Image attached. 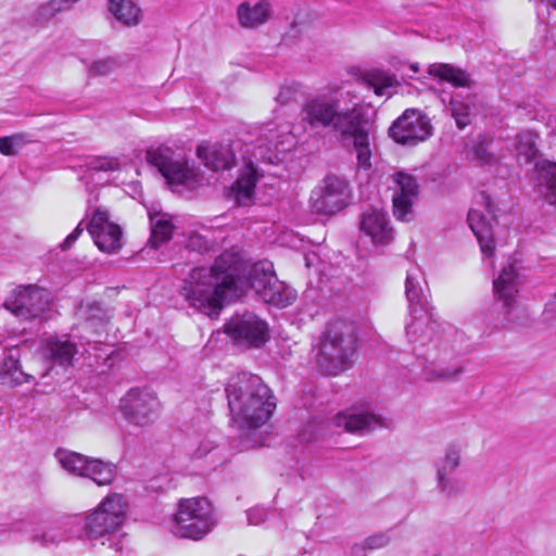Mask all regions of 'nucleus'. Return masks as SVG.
Listing matches in <instances>:
<instances>
[{
	"label": "nucleus",
	"instance_id": "16",
	"mask_svg": "<svg viewBox=\"0 0 556 556\" xmlns=\"http://www.w3.org/2000/svg\"><path fill=\"white\" fill-rule=\"evenodd\" d=\"M462 464V447L458 443H450L444 455L434 463L437 470V489L447 497L462 492L460 482L453 473Z\"/></svg>",
	"mask_w": 556,
	"mask_h": 556
},
{
	"label": "nucleus",
	"instance_id": "8",
	"mask_svg": "<svg viewBox=\"0 0 556 556\" xmlns=\"http://www.w3.org/2000/svg\"><path fill=\"white\" fill-rule=\"evenodd\" d=\"M350 181L337 175H327L316 186L309 197V207L314 214L331 216L344 210L351 202Z\"/></svg>",
	"mask_w": 556,
	"mask_h": 556
},
{
	"label": "nucleus",
	"instance_id": "38",
	"mask_svg": "<svg viewBox=\"0 0 556 556\" xmlns=\"http://www.w3.org/2000/svg\"><path fill=\"white\" fill-rule=\"evenodd\" d=\"M29 139L24 134L0 137V153L5 156L16 155Z\"/></svg>",
	"mask_w": 556,
	"mask_h": 556
},
{
	"label": "nucleus",
	"instance_id": "40",
	"mask_svg": "<svg viewBox=\"0 0 556 556\" xmlns=\"http://www.w3.org/2000/svg\"><path fill=\"white\" fill-rule=\"evenodd\" d=\"M516 150L522 155L526 162L531 161L536 153L535 141L532 134H520L516 138Z\"/></svg>",
	"mask_w": 556,
	"mask_h": 556
},
{
	"label": "nucleus",
	"instance_id": "34",
	"mask_svg": "<svg viewBox=\"0 0 556 556\" xmlns=\"http://www.w3.org/2000/svg\"><path fill=\"white\" fill-rule=\"evenodd\" d=\"M63 531L68 540H89V532L87 529V517L86 515L72 516L62 522Z\"/></svg>",
	"mask_w": 556,
	"mask_h": 556
},
{
	"label": "nucleus",
	"instance_id": "19",
	"mask_svg": "<svg viewBox=\"0 0 556 556\" xmlns=\"http://www.w3.org/2000/svg\"><path fill=\"white\" fill-rule=\"evenodd\" d=\"M359 229L368 236L372 243H389L395 240L388 214L376 207H368L361 215Z\"/></svg>",
	"mask_w": 556,
	"mask_h": 556
},
{
	"label": "nucleus",
	"instance_id": "13",
	"mask_svg": "<svg viewBox=\"0 0 556 556\" xmlns=\"http://www.w3.org/2000/svg\"><path fill=\"white\" fill-rule=\"evenodd\" d=\"M126 508L119 495H111L87 517L89 541L98 540L117 531L124 523Z\"/></svg>",
	"mask_w": 556,
	"mask_h": 556
},
{
	"label": "nucleus",
	"instance_id": "10",
	"mask_svg": "<svg viewBox=\"0 0 556 556\" xmlns=\"http://www.w3.org/2000/svg\"><path fill=\"white\" fill-rule=\"evenodd\" d=\"M430 118L418 109H406L389 127V137L403 147H415L432 136Z\"/></svg>",
	"mask_w": 556,
	"mask_h": 556
},
{
	"label": "nucleus",
	"instance_id": "25",
	"mask_svg": "<svg viewBox=\"0 0 556 556\" xmlns=\"http://www.w3.org/2000/svg\"><path fill=\"white\" fill-rule=\"evenodd\" d=\"M256 187V168L250 162L230 189V195L237 204L248 205L254 198Z\"/></svg>",
	"mask_w": 556,
	"mask_h": 556
},
{
	"label": "nucleus",
	"instance_id": "17",
	"mask_svg": "<svg viewBox=\"0 0 556 556\" xmlns=\"http://www.w3.org/2000/svg\"><path fill=\"white\" fill-rule=\"evenodd\" d=\"M394 181L397 190L393 193V215L399 220H409L414 214L413 204L418 198L419 185L415 176L404 172H397Z\"/></svg>",
	"mask_w": 556,
	"mask_h": 556
},
{
	"label": "nucleus",
	"instance_id": "46",
	"mask_svg": "<svg viewBox=\"0 0 556 556\" xmlns=\"http://www.w3.org/2000/svg\"><path fill=\"white\" fill-rule=\"evenodd\" d=\"M541 320L546 327H551L556 321V295L554 300L546 303Z\"/></svg>",
	"mask_w": 556,
	"mask_h": 556
},
{
	"label": "nucleus",
	"instance_id": "39",
	"mask_svg": "<svg viewBox=\"0 0 556 556\" xmlns=\"http://www.w3.org/2000/svg\"><path fill=\"white\" fill-rule=\"evenodd\" d=\"M368 85L374 89L377 96H386L388 94V89L397 86L399 83L394 76L375 74L368 78Z\"/></svg>",
	"mask_w": 556,
	"mask_h": 556
},
{
	"label": "nucleus",
	"instance_id": "35",
	"mask_svg": "<svg viewBox=\"0 0 556 556\" xmlns=\"http://www.w3.org/2000/svg\"><path fill=\"white\" fill-rule=\"evenodd\" d=\"M450 110L459 129H464L470 124V104L459 99V94L451 98Z\"/></svg>",
	"mask_w": 556,
	"mask_h": 556
},
{
	"label": "nucleus",
	"instance_id": "22",
	"mask_svg": "<svg viewBox=\"0 0 556 556\" xmlns=\"http://www.w3.org/2000/svg\"><path fill=\"white\" fill-rule=\"evenodd\" d=\"M197 155L212 170L230 169L236 164V155L231 146L222 143H201Z\"/></svg>",
	"mask_w": 556,
	"mask_h": 556
},
{
	"label": "nucleus",
	"instance_id": "42",
	"mask_svg": "<svg viewBox=\"0 0 556 556\" xmlns=\"http://www.w3.org/2000/svg\"><path fill=\"white\" fill-rule=\"evenodd\" d=\"M87 167L97 172H115L119 168V161L109 156L92 157L87 162Z\"/></svg>",
	"mask_w": 556,
	"mask_h": 556
},
{
	"label": "nucleus",
	"instance_id": "33",
	"mask_svg": "<svg viewBox=\"0 0 556 556\" xmlns=\"http://www.w3.org/2000/svg\"><path fill=\"white\" fill-rule=\"evenodd\" d=\"M151 237L147 243H164L172 239L176 227L165 215L150 217Z\"/></svg>",
	"mask_w": 556,
	"mask_h": 556
},
{
	"label": "nucleus",
	"instance_id": "20",
	"mask_svg": "<svg viewBox=\"0 0 556 556\" xmlns=\"http://www.w3.org/2000/svg\"><path fill=\"white\" fill-rule=\"evenodd\" d=\"M93 243H121L123 228L111 220L110 213L102 208L94 210L86 226Z\"/></svg>",
	"mask_w": 556,
	"mask_h": 556
},
{
	"label": "nucleus",
	"instance_id": "2",
	"mask_svg": "<svg viewBox=\"0 0 556 556\" xmlns=\"http://www.w3.org/2000/svg\"><path fill=\"white\" fill-rule=\"evenodd\" d=\"M350 91L338 85H329L305 99L300 116L312 129L330 134L342 147L351 146L356 152L359 168L371 167L369 126L366 112L353 102Z\"/></svg>",
	"mask_w": 556,
	"mask_h": 556
},
{
	"label": "nucleus",
	"instance_id": "41",
	"mask_svg": "<svg viewBox=\"0 0 556 556\" xmlns=\"http://www.w3.org/2000/svg\"><path fill=\"white\" fill-rule=\"evenodd\" d=\"M118 66V61L114 56L99 59L93 61L88 71L92 76H106L110 75Z\"/></svg>",
	"mask_w": 556,
	"mask_h": 556
},
{
	"label": "nucleus",
	"instance_id": "50",
	"mask_svg": "<svg viewBox=\"0 0 556 556\" xmlns=\"http://www.w3.org/2000/svg\"><path fill=\"white\" fill-rule=\"evenodd\" d=\"M366 549H367V547H366L365 543L355 544L351 548V556H366V554H365Z\"/></svg>",
	"mask_w": 556,
	"mask_h": 556
},
{
	"label": "nucleus",
	"instance_id": "18",
	"mask_svg": "<svg viewBox=\"0 0 556 556\" xmlns=\"http://www.w3.org/2000/svg\"><path fill=\"white\" fill-rule=\"evenodd\" d=\"M480 197L483 201L485 212H480L476 208L470 210L468 212L467 222L478 243H494V228L497 225V219L494 214L493 203L490 195L485 192H482Z\"/></svg>",
	"mask_w": 556,
	"mask_h": 556
},
{
	"label": "nucleus",
	"instance_id": "36",
	"mask_svg": "<svg viewBox=\"0 0 556 556\" xmlns=\"http://www.w3.org/2000/svg\"><path fill=\"white\" fill-rule=\"evenodd\" d=\"M30 540L34 543H38L45 547H48L50 545L60 544L61 542H66L67 538L65 535V532L63 531L62 523H60L56 527L49 528L48 530L43 531L40 534H33Z\"/></svg>",
	"mask_w": 556,
	"mask_h": 556
},
{
	"label": "nucleus",
	"instance_id": "52",
	"mask_svg": "<svg viewBox=\"0 0 556 556\" xmlns=\"http://www.w3.org/2000/svg\"><path fill=\"white\" fill-rule=\"evenodd\" d=\"M99 250L106 254H116L123 245H97Z\"/></svg>",
	"mask_w": 556,
	"mask_h": 556
},
{
	"label": "nucleus",
	"instance_id": "23",
	"mask_svg": "<svg viewBox=\"0 0 556 556\" xmlns=\"http://www.w3.org/2000/svg\"><path fill=\"white\" fill-rule=\"evenodd\" d=\"M42 353L51 366L67 367L78 353V348L68 336H54L46 339Z\"/></svg>",
	"mask_w": 556,
	"mask_h": 556
},
{
	"label": "nucleus",
	"instance_id": "49",
	"mask_svg": "<svg viewBox=\"0 0 556 556\" xmlns=\"http://www.w3.org/2000/svg\"><path fill=\"white\" fill-rule=\"evenodd\" d=\"M84 231V227H83V222H80L76 228L65 237V239L63 240L62 243H66V244H70V243H74L79 235Z\"/></svg>",
	"mask_w": 556,
	"mask_h": 556
},
{
	"label": "nucleus",
	"instance_id": "54",
	"mask_svg": "<svg viewBox=\"0 0 556 556\" xmlns=\"http://www.w3.org/2000/svg\"><path fill=\"white\" fill-rule=\"evenodd\" d=\"M409 67H410L412 72H413L414 74L418 73V71H419V66H418V64H417V63H413V64H410V65H409Z\"/></svg>",
	"mask_w": 556,
	"mask_h": 556
},
{
	"label": "nucleus",
	"instance_id": "32",
	"mask_svg": "<svg viewBox=\"0 0 556 556\" xmlns=\"http://www.w3.org/2000/svg\"><path fill=\"white\" fill-rule=\"evenodd\" d=\"M495 141L484 135H479L470 149L471 160L481 166H492L498 161L494 149Z\"/></svg>",
	"mask_w": 556,
	"mask_h": 556
},
{
	"label": "nucleus",
	"instance_id": "51",
	"mask_svg": "<svg viewBox=\"0 0 556 556\" xmlns=\"http://www.w3.org/2000/svg\"><path fill=\"white\" fill-rule=\"evenodd\" d=\"M496 245H490V244H486V245H480V250H481V253L484 257H488V258H491L494 256L495 254V251H496Z\"/></svg>",
	"mask_w": 556,
	"mask_h": 556
},
{
	"label": "nucleus",
	"instance_id": "47",
	"mask_svg": "<svg viewBox=\"0 0 556 556\" xmlns=\"http://www.w3.org/2000/svg\"><path fill=\"white\" fill-rule=\"evenodd\" d=\"M204 232H200L198 230H190L188 232V242L187 243H213V241L208 238L210 230L203 229Z\"/></svg>",
	"mask_w": 556,
	"mask_h": 556
},
{
	"label": "nucleus",
	"instance_id": "44",
	"mask_svg": "<svg viewBox=\"0 0 556 556\" xmlns=\"http://www.w3.org/2000/svg\"><path fill=\"white\" fill-rule=\"evenodd\" d=\"M390 536L387 532L377 533L374 535L368 536L364 543L367 547V549H377L384 547L389 544Z\"/></svg>",
	"mask_w": 556,
	"mask_h": 556
},
{
	"label": "nucleus",
	"instance_id": "58",
	"mask_svg": "<svg viewBox=\"0 0 556 556\" xmlns=\"http://www.w3.org/2000/svg\"><path fill=\"white\" fill-rule=\"evenodd\" d=\"M62 248H70L71 245L70 244H66V245H61Z\"/></svg>",
	"mask_w": 556,
	"mask_h": 556
},
{
	"label": "nucleus",
	"instance_id": "28",
	"mask_svg": "<svg viewBox=\"0 0 556 556\" xmlns=\"http://www.w3.org/2000/svg\"><path fill=\"white\" fill-rule=\"evenodd\" d=\"M465 370L464 363L454 358L452 363H446L444 357H440L433 365L425 370L427 381H456Z\"/></svg>",
	"mask_w": 556,
	"mask_h": 556
},
{
	"label": "nucleus",
	"instance_id": "31",
	"mask_svg": "<svg viewBox=\"0 0 556 556\" xmlns=\"http://www.w3.org/2000/svg\"><path fill=\"white\" fill-rule=\"evenodd\" d=\"M428 72L431 76L447 81L454 87H469L471 84L468 73L447 63L431 64Z\"/></svg>",
	"mask_w": 556,
	"mask_h": 556
},
{
	"label": "nucleus",
	"instance_id": "12",
	"mask_svg": "<svg viewBox=\"0 0 556 556\" xmlns=\"http://www.w3.org/2000/svg\"><path fill=\"white\" fill-rule=\"evenodd\" d=\"M51 302L50 293L38 286H20L7 298L4 307L22 320L43 318Z\"/></svg>",
	"mask_w": 556,
	"mask_h": 556
},
{
	"label": "nucleus",
	"instance_id": "6",
	"mask_svg": "<svg viewBox=\"0 0 556 556\" xmlns=\"http://www.w3.org/2000/svg\"><path fill=\"white\" fill-rule=\"evenodd\" d=\"M213 527L212 506L205 497L181 500L174 516L173 533L177 536L200 540Z\"/></svg>",
	"mask_w": 556,
	"mask_h": 556
},
{
	"label": "nucleus",
	"instance_id": "57",
	"mask_svg": "<svg viewBox=\"0 0 556 556\" xmlns=\"http://www.w3.org/2000/svg\"><path fill=\"white\" fill-rule=\"evenodd\" d=\"M554 8H556V0H551Z\"/></svg>",
	"mask_w": 556,
	"mask_h": 556
},
{
	"label": "nucleus",
	"instance_id": "37",
	"mask_svg": "<svg viewBox=\"0 0 556 556\" xmlns=\"http://www.w3.org/2000/svg\"><path fill=\"white\" fill-rule=\"evenodd\" d=\"M80 314L88 327H103L106 323V314L98 302L87 304L86 306L81 305Z\"/></svg>",
	"mask_w": 556,
	"mask_h": 556
},
{
	"label": "nucleus",
	"instance_id": "21",
	"mask_svg": "<svg viewBox=\"0 0 556 556\" xmlns=\"http://www.w3.org/2000/svg\"><path fill=\"white\" fill-rule=\"evenodd\" d=\"M428 293V283L419 270H408L405 279V296L409 311L415 313L433 311Z\"/></svg>",
	"mask_w": 556,
	"mask_h": 556
},
{
	"label": "nucleus",
	"instance_id": "9",
	"mask_svg": "<svg viewBox=\"0 0 556 556\" xmlns=\"http://www.w3.org/2000/svg\"><path fill=\"white\" fill-rule=\"evenodd\" d=\"M55 456L66 471L74 476L89 478L98 485H109L116 477V466L112 463L65 450H58Z\"/></svg>",
	"mask_w": 556,
	"mask_h": 556
},
{
	"label": "nucleus",
	"instance_id": "14",
	"mask_svg": "<svg viewBox=\"0 0 556 556\" xmlns=\"http://www.w3.org/2000/svg\"><path fill=\"white\" fill-rule=\"evenodd\" d=\"M161 404L156 395L140 388L130 389L121 400V412L125 420L138 427L154 422L160 415Z\"/></svg>",
	"mask_w": 556,
	"mask_h": 556
},
{
	"label": "nucleus",
	"instance_id": "56",
	"mask_svg": "<svg viewBox=\"0 0 556 556\" xmlns=\"http://www.w3.org/2000/svg\"><path fill=\"white\" fill-rule=\"evenodd\" d=\"M305 260H306V266L309 267L311 266V260L308 258V256H306Z\"/></svg>",
	"mask_w": 556,
	"mask_h": 556
},
{
	"label": "nucleus",
	"instance_id": "55",
	"mask_svg": "<svg viewBox=\"0 0 556 556\" xmlns=\"http://www.w3.org/2000/svg\"><path fill=\"white\" fill-rule=\"evenodd\" d=\"M157 247H159V245H156V244L149 245V248H150L151 250H153V251H155V250L157 249Z\"/></svg>",
	"mask_w": 556,
	"mask_h": 556
},
{
	"label": "nucleus",
	"instance_id": "3",
	"mask_svg": "<svg viewBox=\"0 0 556 556\" xmlns=\"http://www.w3.org/2000/svg\"><path fill=\"white\" fill-rule=\"evenodd\" d=\"M232 418L249 428L266 424L276 408L270 389L257 375L242 371L229 378L225 388Z\"/></svg>",
	"mask_w": 556,
	"mask_h": 556
},
{
	"label": "nucleus",
	"instance_id": "45",
	"mask_svg": "<svg viewBox=\"0 0 556 556\" xmlns=\"http://www.w3.org/2000/svg\"><path fill=\"white\" fill-rule=\"evenodd\" d=\"M299 92V88L296 86H285L280 89L279 93L276 97V101L280 104L285 105L295 100V97Z\"/></svg>",
	"mask_w": 556,
	"mask_h": 556
},
{
	"label": "nucleus",
	"instance_id": "1",
	"mask_svg": "<svg viewBox=\"0 0 556 556\" xmlns=\"http://www.w3.org/2000/svg\"><path fill=\"white\" fill-rule=\"evenodd\" d=\"M253 290L265 303L286 307L296 298L295 291L279 280L273 262L254 263L232 245L207 267L193 268L184 281L181 294L189 304L208 316H217L224 303Z\"/></svg>",
	"mask_w": 556,
	"mask_h": 556
},
{
	"label": "nucleus",
	"instance_id": "24",
	"mask_svg": "<svg viewBox=\"0 0 556 556\" xmlns=\"http://www.w3.org/2000/svg\"><path fill=\"white\" fill-rule=\"evenodd\" d=\"M271 13L270 3L267 0H261L254 5L250 2H242L237 9L239 23L244 28H255L269 20Z\"/></svg>",
	"mask_w": 556,
	"mask_h": 556
},
{
	"label": "nucleus",
	"instance_id": "29",
	"mask_svg": "<svg viewBox=\"0 0 556 556\" xmlns=\"http://www.w3.org/2000/svg\"><path fill=\"white\" fill-rule=\"evenodd\" d=\"M108 10L125 26H137L141 22V9L132 0H108Z\"/></svg>",
	"mask_w": 556,
	"mask_h": 556
},
{
	"label": "nucleus",
	"instance_id": "43",
	"mask_svg": "<svg viewBox=\"0 0 556 556\" xmlns=\"http://www.w3.org/2000/svg\"><path fill=\"white\" fill-rule=\"evenodd\" d=\"M58 2L48 1L41 4L34 13V20L38 24H43L52 20L58 13H60V8L55 7Z\"/></svg>",
	"mask_w": 556,
	"mask_h": 556
},
{
	"label": "nucleus",
	"instance_id": "48",
	"mask_svg": "<svg viewBox=\"0 0 556 556\" xmlns=\"http://www.w3.org/2000/svg\"><path fill=\"white\" fill-rule=\"evenodd\" d=\"M247 517L250 525L257 526L265 521L267 513L263 508H253L247 511Z\"/></svg>",
	"mask_w": 556,
	"mask_h": 556
},
{
	"label": "nucleus",
	"instance_id": "53",
	"mask_svg": "<svg viewBox=\"0 0 556 556\" xmlns=\"http://www.w3.org/2000/svg\"><path fill=\"white\" fill-rule=\"evenodd\" d=\"M211 451H212L211 447H208L207 445L202 444L194 452V457L202 458V457L206 456Z\"/></svg>",
	"mask_w": 556,
	"mask_h": 556
},
{
	"label": "nucleus",
	"instance_id": "4",
	"mask_svg": "<svg viewBox=\"0 0 556 556\" xmlns=\"http://www.w3.org/2000/svg\"><path fill=\"white\" fill-rule=\"evenodd\" d=\"M357 336L352 324L330 323L321 332L315 355L317 370L325 376H338L355 363Z\"/></svg>",
	"mask_w": 556,
	"mask_h": 556
},
{
	"label": "nucleus",
	"instance_id": "30",
	"mask_svg": "<svg viewBox=\"0 0 556 556\" xmlns=\"http://www.w3.org/2000/svg\"><path fill=\"white\" fill-rule=\"evenodd\" d=\"M413 321L406 326V337L410 343L425 345L430 339L429 326L433 319L432 311L415 313L410 312Z\"/></svg>",
	"mask_w": 556,
	"mask_h": 556
},
{
	"label": "nucleus",
	"instance_id": "27",
	"mask_svg": "<svg viewBox=\"0 0 556 556\" xmlns=\"http://www.w3.org/2000/svg\"><path fill=\"white\" fill-rule=\"evenodd\" d=\"M34 379L33 376L25 374L18 362V350L11 349L8 355L4 357L1 369H0V382L3 386H17Z\"/></svg>",
	"mask_w": 556,
	"mask_h": 556
},
{
	"label": "nucleus",
	"instance_id": "7",
	"mask_svg": "<svg viewBox=\"0 0 556 556\" xmlns=\"http://www.w3.org/2000/svg\"><path fill=\"white\" fill-rule=\"evenodd\" d=\"M378 425L379 419L372 414L339 413L328 420L321 417H314L304 426L300 435L303 441L313 442L328 434L334 433L336 429H342L343 431L351 433H358L368 432L375 429Z\"/></svg>",
	"mask_w": 556,
	"mask_h": 556
},
{
	"label": "nucleus",
	"instance_id": "26",
	"mask_svg": "<svg viewBox=\"0 0 556 556\" xmlns=\"http://www.w3.org/2000/svg\"><path fill=\"white\" fill-rule=\"evenodd\" d=\"M535 178L544 200L556 205V163L549 161L538 162L534 166Z\"/></svg>",
	"mask_w": 556,
	"mask_h": 556
},
{
	"label": "nucleus",
	"instance_id": "15",
	"mask_svg": "<svg viewBox=\"0 0 556 556\" xmlns=\"http://www.w3.org/2000/svg\"><path fill=\"white\" fill-rule=\"evenodd\" d=\"M147 161L157 168L160 174L170 185H186L195 179V173L187 161L178 157L175 152L165 146L147 151Z\"/></svg>",
	"mask_w": 556,
	"mask_h": 556
},
{
	"label": "nucleus",
	"instance_id": "11",
	"mask_svg": "<svg viewBox=\"0 0 556 556\" xmlns=\"http://www.w3.org/2000/svg\"><path fill=\"white\" fill-rule=\"evenodd\" d=\"M224 328L233 343L242 349H258L269 339L267 324L252 312L235 314Z\"/></svg>",
	"mask_w": 556,
	"mask_h": 556
},
{
	"label": "nucleus",
	"instance_id": "5",
	"mask_svg": "<svg viewBox=\"0 0 556 556\" xmlns=\"http://www.w3.org/2000/svg\"><path fill=\"white\" fill-rule=\"evenodd\" d=\"M515 263L516 260L509 257L493 281L497 300L494 306L503 311V317L496 320V327L527 326L530 320L528 311L517 300L519 276Z\"/></svg>",
	"mask_w": 556,
	"mask_h": 556
}]
</instances>
